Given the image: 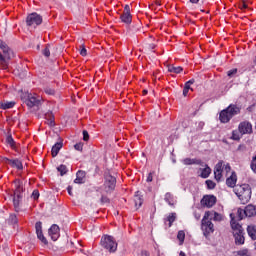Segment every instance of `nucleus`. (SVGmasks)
Listing matches in <instances>:
<instances>
[{
  "instance_id": "obj_11",
  "label": "nucleus",
  "mask_w": 256,
  "mask_h": 256,
  "mask_svg": "<svg viewBox=\"0 0 256 256\" xmlns=\"http://www.w3.org/2000/svg\"><path fill=\"white\" fill-rule=\"evenodd\" d=\"M216 203H217V197H215L214 195H206L201 200V205L203 207L211 208Z\"/></svg>"
},
{
  "instance_id": "obj_27",
  "label": "nucleus",
  "mask_w": 256,
  "mask_h": 256,
  "mask_svg": "<svg viewBox=\"0 0 256 256\" xmlns=\"http://www.w3.org/2000/svg\"><path fill=\"white\" fill-rule=\"evenodd\" d=\"M41 105V96H33V107L34 111H39V106Z\"/></svg>"
},
{
  "instance_id": "obj_3",
  "label": "nucleus",
  "mask_w": 256,
  "mask_h": 256,
  "mask_svg": "<svg viewBox=\"0 0 256 256\" xmlns=\"http://www.w3.org/2000/svg\"><path fill=\"white\" fill-rule=\"evenodd\" d=\"M234 192L243 205L251 201V186H249V184H242L240 186H236Z\"/></svg>"
},
{
  "instance_id": "obj_55",
  "label": "nucleus",
  "mask_w": 256,
  "mask_h": 256,
  "mask_svg": "<svg viewBox=\"0 0 256 256\" xmlns=\"http://www.w3.org/2000/svg\"><path fill=\"white\" fill-rule=\"evenodd\" d=\"M46 93H48V95H53L54 91L53 90H46Z\"/></svg>"
},
{
  "instance_id": "obj_57",
  "label": "nucleus",
  "mask_w": 256,
  "mask_h": 256,
  "mask_svg": "<svg viewBox=\"0 0 256 256\" xmlns=\"http://www.w3.org/2000/svg\"><path fill=\"white\" fill-rule=\"evenodd\" d=\"M190 3L197 4V3H199V0H190Z\"/></svg>"
},
{
  "instance_id": "obj_52",
  "label": "nucleus",
  "mask_w": 256,
  "mask_h": 256,
  "mask_svg": "<svg viewBox=\"0 0 256 256\" xmlns=\"http://www.w3.org/2000/svg\"><path fill=\"white\" fill-rule=\"evenodd\" d=\"M140 256H149V252L147 251H142Z\"/></svg>"
},
{
  "instance_id": "obj_23",
  "label": "nucleus",
  "mask_w": 256,
  "mask_h": 256,
  "mask_svg": "<svg viewBox=\"0 0 256 256\" xmlns=\"http://www.w3.org/2000/svg\"><path fill=\"white\" fill-rule=\"evenodd\" d=\"M15 107V101H3L0 102V109H13Z\"/></svg>"
},
{
  "instance_id": "obj_49",
  "label": "nucleus",
  "mask_w": 256,
  "mask_h": 256,
  "mask_svg": "<svg viewBox=\"0 0 256 256\" xmlns=\"http://www.w3.org/2000/svg\"><path fill=\"white\" fill-rule=\"evenodd\" d=\"M146 181H147L148 183H151V181H153V174L150 173V174L148 175Z\"/></svg>"
},
{
  "instance_id": "obj_43",
  "label": "nucleus",
  "mask_w": 256,
  "mask_h": 256,
  "mask_svg": "<svg viewBox=\"0 0 256 256\" xmlns=\"http://www.w3.org/2000/svg\"><path fill=\"white\" fill-rule=\"evenodd\" d=\"M74 148L76 149V151H83V144L82 143L75 144Z\"/></svg>"
},
{
  "instance_id": "obj_37",
  "label": "nucleus",
  "mask_w": 256,
  "mask_h": 256,
  "mask_svg": "<svg viewBox=\"0 0 256 256\" xmlns=\"http://www.w3.org/2000/svg\"><path fill=\"white\" fill-rule=\"evenodd\" d=\"M57 171L60 173V175H65L67 173V166L65 165H60L57 167Z\"/></svg>"
},
{
  "instance_id": "obj_54",
  "label": "nucleus",
  "mask_w": 256,
  "mask_h": 256,
  "mask_svg": "<svg viewBox=\"0 0 256 256\" xmlns=\"http://www.w3.org/2000/svg\"><path fill=\"white\" fill-rule=\"evenodd\" d=\"M3 61H5V57L0 53V63H3Z\"/></svg>"
},
{
  "instance_id": "obj_51",
  "label": "nucleus",
  "mask_w": 256,
  "mask_h": 256,
  "mask_svg": "<svg viewBox=\"0 0 256 256\" xmlns=\"http://www.w3.org/2000/svg\"><path fill=\"white\" fill-rule=\"evenodd\" d=\"M194 217L197 219V221H199V219H201V214L195 213Z\"/></svg>"
},
{
  "instance_id": "obj_60",
  "label": "nucleus",
  "mask_w": 256,
  "mask_h": 256,
  "mask_svg": "<svg viewBox=\"0 0 256 256\" xmlns=\"http://www.w3.org/2000/svg\"><path fill=\"white\" fill-rule=\"evenodd\" d=\"M179 256H187V255H185V252L181 251Z\"/></svg>"
},
{
  "instance_id": "obj_5",
  "label": "nucleus",
  "mask_w": 256,
  "mask_h": 256,
  "mask_svg": "<svg viewBox=\"0 0 256 256\" xmlns=\"http://www.w3.org/2000/svg\"><path fill=\"white\" fill-rule=\"evenodd\" d=\"M100 245L110 253H115V251H117V241H115L113 236L104 235L101 238Z\"/></svg>"
},
{
  "instance_id": "obj_44",
  "label": "nucleus",
  "mask_w": 256,
  "mask_h": 256,
  "mask_svg": "<svg viewBox=\"0 0 256 256\" xmlns=\"http://www.w3.org/2000/svg\"><path fill=\"white\" fill-rule=\"evenodd\" d=\"M83 139L84 141H89V132L86 130L83 131Z\"/></svg>"
},
{
  "instance_id": "obj_30",
  "label": "nucleus",
  "mask_w": 256,
  "mask_h": 256,
  "mask_svg": "<svg viewBox=\"0 0 256 256\" xmlns=\"http://www.w3.org/2000/svg\"><path fill=\"white\" fill-rule=\"evenodd\" d=\"M241 137H243V134H241V132L239 130H234L232 132L231 139H233V141H239V139H241Z\"/></svg>"
},
{
  "instance_id": "obj_31",
  "label": "nucleus",
  "mask_w": 256,
  "mask_h": 256,
  "mask_svg": "<svg viewBox=\"0 0 256 256\" xmlns=\"http://www.w3.org/2000/svg\"><path fill=\"white\" fill-rule=\"evenodd\" d=\"M183 163L184 165H194L195 163L197 165H201V160H193V159L186 158L183 160Z\"/></svg>"
},
{
  "instance_id": "obj_17",
  "label": "nucleus",
  "mask_w": 256,
  "mask_h": 256,
  "mask_svg": "<svg viewBox=\"0 0 256 256\" xmlns=\"http://www.w3.org/2000/svg\"><path fill=\"white\" fill-rule=\"evenodd\" d=\"M205 213H209L208 219L211 221H221L223 219V215L219 214L215 211H207Z\"/></svg>"
},
{
  "instance_id": "obj_46",
  "label": "nucleus",
  "mask_w": 256,
  "mask_h": 256,
  "mask_svg": "<svg viewBox=\"0 0 256 256\" xmlns=\"http://www.w3.org/2000/svg\"><path fill=\"white\" fill-rule=\"evenodd\" d=\"M33 199H39V191L37 190L33 191Z\"/></svg>"
},
{
  "instance_id": "obj_9",
  "label": "nucleus",
  "mask_w": 256,
  "mask_h": 256,
  "mask_svg": "<svg viewBox=\"0 0 256 256\" xmlns=\"http://www.w3.org/2000/svg\"><path fill=\"white\" fill-rule=\"evenodd\" d=\"M238 131L241 135H251L253 133V125H251V122L243 121L238 125Z\"/></svg>"
},
{
  "instance_id": "obj_56",
  "label": "nucleus",
  "mask_w": 256,
  "mask_h": 256,
  "mask_svg": "<svg viewBox=\"0 0 256 256\" xmlns=\"http://www.w3.org/2000/svg\"><path fill=\"white\" fill-rule=\"evenodd\" d=\"M36 49H37V51H39V49H41V42H39V43L37 44Z\"/></svg>"
},
{
  "instance_id": "obj_58",
  "label": "nucleus",
  "mask_w": 256,
  "mask_h": 256,
  "mask_svg": "<svg viewBox=\"0 0 256 256\" xmlns=\"http://www.w3.org/2000/svg\"><path fill=\"white\" fill-rule=\"evenodd\" d=\"M35 115L37 116V117H43V114H41V113H35Z\"/></svg>"
},
{
  "instance_id": "obj_40",
  "label": "nucleus",
  "mask_w": 256,
  "mask_h": 256,
  "mask_svg": "<svg viewBox=\"0 0 256 256\" xmlns=\"http://www.w3.org/2000/svg\"><path fill=\"white\" fill-rule=\"evenodd\" d=\"M227 75H228V77H235V75H237V68H234V69H232V70H229V71L227 72Z\"/></svg>"
},
{
  "instance_id": "obj_59",
  "label": "nucleus",
  "mask_w": 256,
  "mask_h": 256,
  "mask_svg": "<svg viewBox=\"0 0 256 256\" xmlns=\"http://www.w3.org/2000/svg\"><path fill=\"white\" fill-rule=\"evenodd\" d=\"M68 193H69V195H72V193H71V186L68 187Z\"/></svg>"
},
{
  "instance_id": "obj_12",
  "label": "nucleus",
  "mask_w": 256,
  "mask_h": 256,
  "mask_svg": "<svg viewBox=\"0 0 256 256\" xmlns=\"http://www.w3.org/2000/svg\"><path fill=\"white\" fill-rule=\"evenodd\" d=\"M35 229H36V235L39 239V241H41V243H43V245H48L49 242L47 241V238H45V236L43 235V225L41 222H37L35 224Z\"/></svg>"
},
{
  "instance_id": "obj_39",
  "label": "nucleus",
  "mask_w": 256,
  "mask_h": 256,
  "mask_svg": "<svg viewBox=\"0 0 256 256\" xmlns=\"http://www.w3.org/2000/svg\"><path fill=\"white\" fill-rule=\"evenodd\" d=\"M206 185L208 189H215L217 184H215V182H213L212 180H206Z\"/></svg>"
},
{
  "instance_id": "obj_1",
  "label": "nucleus",
  "mask_w": 256,
  "mask_h": 256,
  "mask_svg": "<svg viewBox=\"0 0 256 256\" xmlns=\"http://www.w3.org/2000/svg\"><path fill=\"white\" fill-rule=\"evenodd\" d=\"M230 225L233 230V235L235 238L236 245H243L245 243V236L243 235V227L241 224L237 222L235 219V215L233 213L230 214Z\"/></svg>"
},
{
  "instance_id": "obj_36",
  "label": "nucleus",
  "mask_w": 256,
  "mask_h": 256,
  "mask_svg": "<svg viewBox=\"0 0 256 256\" xmlns=\"http://www.w3.org/2000/svg\"><path fill=\"white\" fill-rule=\"evenodd\" d=\"M17 221V215L11 214L8 219V223H10V225H16Z\"/></svg>"
},
{
  "instance_id": "obj_26",
  "label": "nucleus",
  "mask_w": 256,
  "mask_h": 256,
  "mask_svg": "<svg viewBox=\"0 0 256 256\" xmlns=\"http://www.w3.org/2000/svg\"><path fill=\"white\" fill-rule=\"evenodd\" d=\"M122 23H126V25H130L132 21L131 13H123L120 17Z\"/></svg>"
},
{
  "instance_id": "obj_16",
  "label": "nucleus",
  "mask_w": 256,
  "mask_h": 256,
  "mask_svg": "<svg viewBox=\"0 0 256 256\" xmlns=\"http://www.w3.org/2000/svg\"><path fill=\"white\" fill-rule=\"evenodd\" d=\"M230 174V177L226 179V185L228 187H235L237 185V174L234 171L230 172Z\"/></svg>"
},
{
  "instance_id": "obj_4",
  "label": "nucleus",
  "mask_w": 256,
  "mask_h": 256,
  "mask_svg": "<svg viewBox=\"0 0 256 256\" xmlns=\"http://www.w3.org/2000/svg\"><path fill=\"white\" fill-rule=\"evenodd\" d=\"M231 173V165L229 163L220 161L214 168V177L217 181H223V177H228Z\"/></svg>"
},
{
  "instance_id": "obj_41",
  "label": "nucleus",
  "mask_w": 256,
  "mask_h": 256,
  "mask_svg": "<svg viewBox=\"0 0 256 256\" xmlns=\"http://www.w3.org/2000/svg\"><path fill=\"white\" fill-rule=\"evenodd\" d=\"M189 89H191V87H189V84L184 86V89H183L184 97H187V94L189 93Z\"/></svg>"
},
{
  "instance_id": "obj_10",
  "label": "nucleus",
  "mask_w": 256,
  "mask_h": 256,
  "mask_svg": "<svg viewBox=\"0 0 256 256\" xmlns=\"http://www.w3.org/2000/svg\"><path fill=\"white\" fill-rule=\"evenodd\" d=\"M115 183H117V180L111 174H107L105 176V184L104 185H105V189H106L107 193H109L110 191H113V189H115Z\"/></svg>"
},
{
  "instance_id": "obj_34",
  "label": "nucleus",
  "mask_w": 256,
  "mask_h": 256,
  "mask_svg": "<svg viewBox=\"0 0 256 256\" xmlns=\"http://www.w3.org/2000/svg\"><path fill=\"white\" fill-rule=\"evenodd\" d=\"M6 143H7L8 145H10V147H12V149H16L15 140L13 139V136L8 135V136L6 137Z\"/></svg>"
},
{
  "instance_id": "obj_21",
  "label": "nucleus",
  "mask_w": 256,
  "mask_h": 256,
  "mask_svg": "<svg viewBox=\"0 0 256 256\" xmlns=\"http://www.w3.org/2000/svg\"><path fill=\"white\" fill-rule=\"evenodd\" d=\"M74 183L81 185V183H85V172L84 171H78L76 174V179L74 180Z\"/></svg>"
},
{
  "instance_id": "obj_14",
  "label": "nucleus",
  "mask_w": 256,
  "mask_h": 256,
  "mask_svg": "<svg viewBox=\"0 0 256 256\" xmlns=\"http://www.w3.org/2000/svg\"><path fill=\"white\" fill-rule=\"evenodd\" d=\"M48 235L51 237L52 241H57L60 237L59 227L56 224H53L48 230Z\"/></svg>"
},
{
  "instance_id": "obj_18",
  "label": "nucleus",
  "mask_w": 256,
  "mask_h": 256,
  "mask_svg": "<svg viewBox=\"0 0 256 256\" xmlns=\"http://www.w3.org/2000/svg\"><path fill=\"white\" fill-rule=\"evenodd\" d=\"M6 161L9 163V165H11V167L18 169L19 171L23 169V163H21L19 159L11 160L6 158Z\"/></svg>"
},
{
  "instance_id": "obj_29",
  "label": "nucleus",
  "mask_w": 256,
  "mask_h": 256,
  "mask_svg": "<svg viewBox=\"0 0 256 256\" xmlns=\"http://www.w3.org/2000/svg\"><path fill=\"white\" fill-rule=\"evenodd\" d=\"M168 71L169 73L179 74L183 71V68L181 66H168Z\"/></svg>"
},
{
  "instance_id": "obj_22",
  "label": "nucleus",
  "mask_w": 256,
  "mask_h": 256,
  "mask_svg": "<svg viewBox=\"0 0 256 256\" xmlns=\"http://www.w3.org/2000/svg\"><path fill=\"white\" fill-rule=\"evenodd\" d=\"M63 149V143L62 142H57L53 147H52V157H57L59 155V151Z\"/></svg>"
},
{
  "instance_id": "obj_38",
  "label": "nucleus",
  "mask_w": 256,
  "mask_h": 256,
  "mask_svg": "<svg viewBox=\"0 0 256 256\" xmlns=\"http://www.w3.org/2000/svg\"><path fill=\"white\" fill-rule=\"evenodd\" d=\"M26 25L31 27L33 25V13L29 14L26 18Z\"/></svg>"
},
{
  "instance_id": "obj_47",
  "label": "nucleus",
  "mask_w": 256,
  "mask_h": 256,
  "mask_svg": "<svg viewBox=\"0 0 256 256\" xmlns=\"http://www.w3.org/2000/svg\"><path fill=\"white\" fill-rule=\"evenodd\" d=\"M240 9H247V3L246 2H241L239 5Z\"/></svg>"
},
{
  "instance_id": "obj_20",
  "label": "nucleus",
  "mask_w": 256,
  "mask_h": 256,
  "mask_svg": "<svg viewBox=\"0 0 256 256\" xmlns=\"http://www.w3.org/2000/svg\"><path fill=\"white\" fill-rule=\"evenodd\" d=\"M134 203L136 209H139L143 205V198L141 196V192L137 191L134 196Z\"/></svg>"
},
{
  "instance_id": "obj_35",
  "label": "nucleus",
  "mask_w": 256,
  "mask_h": 256,
  "mask_svg": "<svg viewBox=\"0 0 256 256\" xmlns=\"http://www.w3.org/2000/svg\"><path fill=\"white\" fill-rule=\"evenodd\" d=\"M168 222H169V227H171L175 221V219H177V214L176 213H171L168 216Z\"/></svg>"
},
{
  "instance_id": "obj_63",
  "label": "nucleus",
  "mask_w": 256,
  "mask_h": 256,
  "mask_svg": "<svg viewBox=\"0 0 256 256\" xmlns=\"http://www.w3.org/2000/svg\"><path fill=\"white\" fill-rule=\"evenodd\" d=\"M151 48H152V49H155V45L152 44V45H151Z\"/></svg>"
},
{
  "instance_id": "obj_64",
  "label": "nucleus",
  "mask_w": 256,
  "mask_h": 256,
  "mask_svg": "<svg viewBox=\"0 0 256 256\" xmlns=\"http://www.w3.org/2000/svg\"><path fill=\"white\" fill-rule=\"evenodd\" d=\"M37 39H41L39 36H37Z\"/></svg>"
},
{
  "instance_id": "obj_8",
  "label": "nucleus",
  "mask_w": 256,
  "mask_h": 256,
  "mask_svg": "<svg viewBox=\"0 0 256 256\" xmlns=\"http://www.w3.org/2000/svg\"><path fill=\"white\" fill-rule=\"evenodd\" d=\"M16 189L13 193V205L15 211H19V204L21 203V199H23V195L21 194V191H23V188H21V182L19 180H16L15 182Z\"/></svg>"
},
{
  "instance_id": "obj_61",
  "label": "nucleus",
  "mask_w": 256,
  "mask_h": 256,
  "mask_svg": "<svg viewBox=\"0 0 256 256\" xmlns=\"http://www.w3.org/2000/svg\"><path fill=\"white\" fill-rule=\"evenodd\" d=\"M143 95H147V90H143Z\"/></svg>"
},
{
  "instance_id": "obj_24",
  "label": "nucleus",
  "mask_w": 256,
  "mask_h": 256,
  "mask_svg": "<svg viewBox=\"0 0 256 256\" xmlns=\"http://www.w3.org/2000/svg\"><path fill=\"white\" fill-rule=\"evenodd\" d=\"M247 233H248L249 237H251V239H253V241L256 240V226L255 225H249L247 227Z\"/></svg>"
},
{
  "instance_id": "obj_42",
  "label": "nucleus",
  "mask_w": 256,
  "mask_h": 256,
  "mask_svg": "<svg viewBox=\"0 0 256 256\" xmlns=\"http://www.w3.org/2000/svg\"><path fill=\"white\" fill-rule=\"evenodd\" d=\"M51 55V51L49 50L48 47H46L44 50H43V56L44 57H50Z\"/></svg>"
},
{
  "instance_id": "obj_25",
  "label": "nucleus",
  "mask_w": 256,
  "mask_h": 256,
  "mask_svg": "<svg viewBox=\"0 0 256 256\" xmlns=\"http://www.w3.org/2000/svg\"><path fill=\"white\" fill-rule=\"evenodd\" d=\"M165 201L168 203V205L173 206L177 203V200H175V197L171 193H166L165 194Z\"/></svg>"
},
{
  "instance_id": "obj_48",
  "label": "nucleus",
  "mask_w": 256,
  "mask_h": 256,
  "mask_svg": "<svg viewBox=\"0 0 256 256\" xmlns=\"http://www.w3.org/2000/svg\"><path fill=\"white\" fill-rule=\"evenodd\" d=\"M124 13H131V8L129 7V5H126L124 7Z\"/></svg>"
},
{
  "instance_id": "obj_32",
  "label": "nucleus",
  "mask_w": 256,
  "mask_h": 256,
  "mask_svg": "<svg viewBox=\"0 0 256 256\" xmlns=\"http://www.w3.org/2000/svg\"><path fill=\"white\" fill-rule=\"evenodd\" d=\"M177 239L179 241V245H182L185 241V231L180 230L177 234Z\"/></svg>"
},
{
  "instance_id": "obj_62",
  "label": "nucleus",
  "mask_w": 256,
  "mask_h": 256,
  "mask_svg": "<svg viewBox=\"0 0 256 256\" xmlns=\"http://www.w3.org/2000/svg\"><path fill=\"white\" fill-rule=\"evenodd\" d=\"M50 125H51V126L55 125V122L50 121Z\"/></svg>"
},
{
  "instance_id": "obj_28",
  "label": "nucleus",
  "mask_w": 256,
  "mask_h": 256,
  "mask_svg": "<svg viewBox=\"0 0 256 256\" xmlns=\"http://www.w3.org/2000/svg\"><path fill=\"white\" fill-rule=\"evenodd\" d=\"M41 23H43V17L37 13H33V24L34 25H41Z\"/></svg>"
},
{
  "instance_id": "obj_2",
  "label": "nucleus",
  "mask_w": 256,
  "mask_h": 256,
  "mask_svg": "<svg viewBox=\"0 0 256 256\" xmlns=\"http://www.w3.org/2000/svg\"><path fill=\"white\" fill-rule=\"evenodd\" d=\"M241 113V108L235 104H230L226 109L220 112L219 119L221 123H229L235 115H239Z\"/></svg>"
},
{
  "instance_id": "obj_6",
  "label": "nucleus",
  "mask_w": 256,
  "mask_h": 256,
  "mask_svg": "<svg viewBox=\"0 0 256 256\" xmlns=\"http://www.w3.org/2000/svg\"><path fill=\"white\" fill-rule=\"evenodd\" d=\"M201 229L205 237H209L211 233L215 232V226L213 222L209 219V213H205L202 219Z\"/></svg>"
},
{
  "instance_id": "obj_19",
  "label": "nucleus",
  "mask_w": 256,
  "mask_h": 256,
  "mask_svg": "<svg viewBox=\"0 0 256 256\" xmlns=\"http://www.w3.org/2000/svg\"><path fill=\"white\" fill-rule=\"evenodd\" d=\"M202 167L204 168L200 169V177H202V179H207V177L211 175V169L207 164L202 165Z\"/></svg>"
},
{
  "instance_id": "obj_53",
  "label": "nucleus",
  "mask_w": 256,
  "mask_h": 256,
  "mask_svg": "<svg viewBox=\"0 0 256 256\" xmlns=\"http://www.w3.org/2000/svg\"><path fill=\"white\" fill-rule=\"evenodd\" d=\"M109 199L107 197H102V203H107Z\"/></svg>"
},
{
  "instance_id": "obj_15",
  "label": "nucleus",
  "mask_w": 256,
  "mask_h": 256,
  "mask_svg": "<svg viewBox=\"0 0 256 256\" xmlns=\"http://www.w3.org/2000/svg\"><path fill=\"white\" fill-rule=\"evenodd\" d=\"M0 49H2L5 59H11L13 57V52L11 51V49H9V47H7V44H5L1 40H0Z\"/></svg>"
},
{
  "instance_id": "obj_33",
  "label": "nucleus",
  "mask_w": 256,
  "mask_h": 256,
  "mask_svg": "<svg viewBox=\"0 0 256 256\" xmlns=\"http://www.w3.org/2000/svg\"><path fill=\"white\" fill-rule=\"evenodd\" d=\"M236 255H237V256H251V252H249V249L243 248V249H241V250H238V251L236 252Z\"/></svg>"
},
{
  "instance_id": "obj_45",
  "label": "nucleus",
  "mask_w": 256,
  "mask_h": 256,
  "mask_svg": "<svg viewBox=\"0 0 256 256\" xmlns=\"http://www.w3.org/2000/svg\"><path fill=\"white\" fill-rule=\"evenodd\" d=\"M80 55H82V57H85L87 55V49H85V47H82V49L80 50Z\"/></svg>"
},
{
  "instance_id": "obj_7",
  "label": "nucleus",
  "mask_w": 256,
  "mask_h": 256,
  "mask_svg": "<svg viewBox=\"0 0 256 256\" xmlns=\"http://www.w3.org/2000/svg\"><path fill=\"white\" fill-rule=\"evenodd\" d=\"M256 215V206L253 204H249L245 207V209L239 208L237 210V217L239 221L245 219V217H255Z\"/></svg>"
},
{
  "instance_id": "obj_50",
  "label": "nucleus",
  "mask_w": 256,
  "mask_h": 256,
  "mask_svg": "<svg viewBox=\"0 0 256 256\" xmlns=\"http://www.w3.org/2000/svg\"><path fill=\"white\" fill-rule=\"evenodd\" d=\"M195 83V80L192 79V80H189L188 82H186L185 85H188V87H191V85H193Z\"/></svg>"
},
{
  "instance_id": "obj_13",
  "label": "nucleus",
  "mask_w": 256,
  "mask_h": 256,
  "mask_svg": "<svg viewBox=\"0 0 256 256\" xmlns=\"http://www.w3.org/2000/svg\"><path fill=\"white\" fill-rule=\"evenodd\" d=\"M21 99L24 105L28 107V109H33V101L31 100L33 99V95L31 93H29L28 91L22 93Z\"/></svg>"
}]
</instances>
